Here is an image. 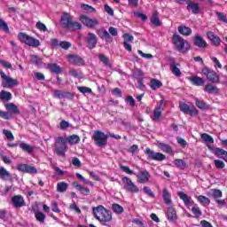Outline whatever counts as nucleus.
I'll return each instance as SVG.
<instances>
[{"instance_id":"obj_1","label":"nucleus","mask_w":227,"mask_h":227,"mask_svg":"<svg viewBox=\"0 0 227 227\" xmlns=\"http://www.w3.org/2000/svg\"><path fill=\"white\" fill-rule=\"evenodd\" d=\"M177 196L184 203V207H187V208H189L194 215L195 219H200V217L203 215V212L201 211V208H200V206L194 203V200H192L189 195L184 192H177Z\"/></svg>"},{"instance_id":"obj_2","label":"nucleus","mask_w":227,"mask_h":227,"mask_svg":"<svg viewBox=\"0 0 227 227\" xmlns=\"http://www.w3.org/2000/svg\"><path fill=\"white\" fill-rule=\"evenodd\" d=\"M92 212L95 219L103 226H106L107 223L113 221V213L109 209L105 208L102 205L93 207Z\"/></svg>"},{"instance_id":"obj_3","label":"nucleus","mask_w":227,"mask_h":227,"mask_svg":"<svg viewBox=\"0 0 227 227\" xmlns=\"http://www.w3.org/2000/svg\"><path fill=\"white\" fill-rule=\"evenodd\" d=\"M60 26L63 29H73L74 31L82 29V25L79 21L72 20V15L68 12H64L61 16Z\"/></svg>"},{"instance_id":"obj_4","label":"nucleus","mask_w":227,"mask_h":227,"mask_svg":"<svg viewBox=\"0 0 227 227\" xmlns=\"http://www.w3.org/2000/svg\"><path fill=\"white\" fill-rule=\"evenodd\" d=\"M91 139L94 141V145L96 146H99V148H102L104 146L107 145V140L109 139L108 134H105L101 130H95Z\"/></svg>"},{"instance_id":"obj_5","label":"nucleus","mask_w":227,"mask_h":227,"mask_svg":"<svg viewBox=\"0 0 227 227\" xmlns=\"http://www.w3.org/2000/svg\"><path fill=\"white\" fill-rule=\"evenodd\" d=\"M55 153L59 157H65L67 153V139L63 137H55Z\"/></svg>"},{"instance_id":"obj_6","label":"nucleus","mask_w":227,"mask_h":227,"mask_svg":"<svg viewBox=\"0 0 227 227\" xmlns=\"http://www.w3.org/2000/svg\"><path fill=\"white\" fill-rule=\"evenodd\" d=\"M172 42L176 51L179 52H185V51H189V48H185V45L189 47V43L179 35L174 34L172 36Z\"/></svg>"},{"instance_id":"obj_7","label":"nucleus","mask_w":227,"mask_h":227,"mask_svg":"<svg viewBox=\"0 0 227 227\" xmlns=\"http://www.w3.org/2000/svg\"><path fill=\"white\" fill-rule=\"evenodd\" d=\"M19 40L22 42V43H25L26 45H28L29 47H40L42 43H40V40L35 39V37H31L27 35L26 33L21 32L18 35Z\"/></svg>"},{"instance_id":"obj_8","label":"nucleus","mask_w":227,"mask_h":227,"mask_svg":"<svg viewBox=\"0 0 227 227\" xmlns=\"http://www.w3.org/2000/svg\"><path fill=\"white\" fill-rule=\"evenodd\" d=\"M201 72L207 77L209 82H212L213 84H219L220 76L217 73H215V71H214V69L208 67H204Z\"/></svg>"},{"instance_id":"obj_9","label":"nucleus","mask_w":227,"mask_h":227,"mask_svg":"<svg viewBox=\"0 0 227 227\" xmlns=\"http://www.w3.org/2000/svg\"><path fill=\"white\" fill-rule=\"evenodd\" d=\"M121 180L125 191L128 192H132L133 194L139 192V188L132 182L131 178L124 176L121 178Z\"/></svg>"},{"instance_id":"obj_10","label":"nucleus","mask_w":227,"mask_h":227,"mask_svg":"<svg viewBox=\"0 0 227 227\" xmlns=\"http://www.w3.org/2000/svg\"><path fill=\"white\" fill-rule=\"evenodd\" d=\"M0 77L3 79V88H13V86H17L19 84V81L6 75L3 71H0Z\"/></svg>"},{"instance_id":"obj_11","label":"nucleus","mask_w":227,"mask_h":227,"mask_svg":"<svg viewBox=\"0 0 227 227\" xmlns=\"http://www.w3.org/2000/svg\"><path fill=\"white\" fill-rule=\"evenodd\" d=\"M179 109L184 114H188L189 116H198L199 111L195 108L194 105L189 106L186 103L180 102Z\"/></svg>"},{"instance_id":"obj_12","label":"nucleus","mask_w":227,"mask_h":227,"mask_svg":"<svg viewBox=\"0 0 227 227\" xmlns=\"http://www.w3.org/2000/svg\"><path fill=\"white\" fill-rule=\"evenodd\" d=\"M79 20L83 26L90 27V29L98 26V20H97V18H90L88 15H81Z\"/></svg>"},{"instance_id":"obj_13","label":"nucleus","mask_w":227,"mask_h":227,"mask_svg":"<svg viewBox=\"0 0 227 227\" xmlns=\"http://www.w3.org/2000/svg\"><path fill=\"white\" fill-rule=\"evenodd\" d=\"M145 154L147 155L150 160H157L158 162H162V160H166V155L161 153H155L150 149V147H146Z\"/></svg>"},{"instance_id":"obj_14","label":"nucleus","mask_w":227,"mask_h":227,"mask_svg":"<svg viewBox=\"0 0 227 227\" xmlns=\"http://www.w3.org/2000/svg\"><path fill=\"white\" fill-rule=\"evenodd\" d=\"M67 59L70 65H74L76 67H84V60L81 56L75 54L67 55Z\"/></svg>"},{"instance_id":"obj_15","label":"nucleus","mask_w":227,"mask_h":227,"mask_svg":"<svg viewBox=\"0 0 227 227\" xmlns=\"http://www.w3.org/2000/svg\"><path fill=\"white\" fill-rule=\"evenodd\" d=\"M18 171H21L22 173H28L29 175H36V173H38V169H36L35 166L29 164L19 165Z\"/></svg>"},{"instance_id":"obj_16","label":"nucleus","mask_w":227,"mask_h":227,"mask_svg":"<svg viewBox=\"0 0 227 227\" xmlns=\"http://www.w3.org/2000/svg\"><path fill=\"white\" fill-rule=\"evenodd\" d=\"M11 200L14 208H22V207H26V200H24L22 195H14L12 197Z\"/></svg>"},{"instance_id":"obj_17","label":"nucleus","mask_w":227,"mask_h":227,"mask_svg":"<svg viewBox=\"0 0 227 227\" xmlns=\"http://www.w3.org/2000/svg\"><path fill=\"white\" fill-rule=\"evenodd\" d=\"M53 95L55 98H59V100H61V98H67L68 100H72V98H74V94L72 92L63 91L59 90H54Z\"/></svg>"},{"instance_id":"obj_18","label":"nucleus","mask_w":227,"mask_h":227,"mask_svg":"<svg viewBox=\"0 0 227 227\" xmlns=\"http://www.w3.org/2000/svg\"><path fill=\"white\" fill-rule=\"evenodd\" d=\"M137 178L139 184H146L150 182V172L148 170L140 171L137 175Z\"/></svg>"},{"instance_id":"obj_19","label":"nucleus","mask_w":227,"mask_h":227,"mask_svg":"<svg viewBox=\"0 0 227 227\" xmlns=\"http://www.w3.org/2000/svg\"><path fill=\"white\" fill-rule=\"evenodd\" d=\"M207 37L210 40L211 43L215 45V47H219V45H221V37L216 35L214 32L208 31L207 33Z\"/></svg>"},{"instance_id":"obj_20","label":"nucleus","mask_w":227,"mask_h":227,"mask_svg":"<svg viewBox=\"0 0 227 227\" xmlns=\"http://www.w3.org/2000/svg\"><path fill=\"white\" fill-rule=\"evenodd\" d=\"M98 42V39L97 38V35H95V34L90 32L88 34V37H87L88 48L90 50L95 49V47H97Z\"/></svg>"},{"instance_id":"obj_21","label":"nucleus","mask_w":227,"mask_h":227,"mask_svg":"<svg viewBox=\"0 0 227 227\" xmlns=\"http://www.w3.org/2000/svg\"><path fill=\"white\" fill-rule=\"evenodd\" d=\"M167 217L169 223H176V221L178 220V216L176 215V209H175V207H168Z\"/></svg>"},{"instance_id":"obj_22","label":"nucleus","mask_w":227,"mask_h":227,"mask_svg":"<svg viewBox=\"0 0 227 227\" xmlns=\"http://www.w3.org/2000/svg\"><path fill=\"white\" fill-rule=\"evenodd\" d=\"M186 10H188V12H191L193 15H198V13L201 12V8L200 7V4L191 0H190V3L187 4Z\"/></svg>"},{"instance_id":"obj_23","label":"nucleus","mask_w":227,"mask_h":227,"mask_svg":"<svg viewBox=\"0 0 227 227\" xmlns=\"http://www.w3.org/2000/svg\"><path fill=\"white\" fill-rule=\"evenodd\" d=\"M170 70L176 77H181L182 76V71L180 70V64L176 63L175 60H172L169 64Z\"/></svg>"},{"instance_id":"obj_24","label":"nucleus","mask_w":227,"mask_h":227,"mask_svg":"<svg viewBox=\"0 0 227 227\" xmlns=\"http://www.w3.org/2000/svg\"><path fill=\"white\" fill-rule=\"evenodd\" d=\"M193 45L199 47L200 49H205L207 47V41L200 35H196L193 39Z\"/></svg>"},{"instance_id":"obj_25","label":"nucleus","mask_w":227,"mask_h":227,"mask_svg":"<svg viewBox=\"0 0 227 227\" xmlns=\"http://www.w3.org/2000/svg\"><path fill=\"white\" fill-rule=\"evenodd\" d=\"M213 153L216 156V157H220L222 158L223 160H225V162H227V152L224 149L216 147L214 149Z\"/></svg>"},{"instance_id":"obj_26","label":"nucleus","mask_w":227,"mask_h":227,"mask_svg":"<svg viewBox=\"0 0 227 227\" xmlns=\"http://www.w3.org/2000/svg\"><path fill=\"white\" fill-rule=\"evenodd\" d=\"M195 106L201 111H208V109H210V106L207 104V102L198 98H195Z\"/></svg>"},{"instance_id":"obj_27","label":"nucleus","mask_w":227,"mask_h":227,"mask_svg":"<svg viewBox=\"0 0 227 227\" xmlns=\"http://www.w3.org/2000/svg\"><path fill=\"white\" fill-rule=\"evenodd\" d=\"M151 22L156 27L162 26V22L160 21V19H159V12L155 11L153 12L152 18H151Z\"/></svg>"},{"instance_id":"obj_28","label":"nucleus","mask_w":227,"mask_h":227,"mask_svg":"<svg viewBox=\"0 0 227 227\" xmlns=\"http://www.w3.org/2000/svg\"><path fill=\"white\" fill-rule=\"evenodd\" d=\"M162 198L165 205H171V192L168 188H164L162 191Z\"/></svg>"},{"instance_id":"obj_29","label":"nucleus","mask_w":227,"mask_h":227,"mask_svg":"<svg viewBox=\"0 0 227 227\" xmlns=\"http://www.w3.org/2000/svg\"><path fill=\"white\" fill-rule=\"evenodd\" d=\"M149 86L153 91H155V90H159V88H162V82L160 80L153 78L150 81Z\"/></svg>"},{"instance_id":"obj_30","label":"nucleus","mask_w":227,"mask_h":227,"mask_svg":"<svg viewBox=\"0 0 227 227\" xmlns=\"http://www.w3.org/2000/svg\"><path fill=\"white\" fill-rule=\"evenodd\" d=\"M0 178L4 181H11L12 180V174L10 171L6 170L4 168H0Z\"/></svg>"},{"instance_id":"obj_31","label":"nucleus","mask_w":227,"mask_h":227,"mask_svg":"<svg viewBox=\"0 0 227 227\" xmlns=\"http://www.w3.org/2000/svg\"><path fill=\"white\" fill-rule=\"evenodd\" d=\"M48 68L51 74H63V68L56 63L48 64Z\"/></svg>"},{"instance_id":"obj_32","label":"nucleus","mask_w":227,"mask_h":227,"mask_svg":"<svg viewBox=\"0 0 227 227\" xmlns=\"http://www.w3.org/2000/svg\"><path fill=\"white\" fill-rule=\"evenodd\" d=\"M177 29L180 35H184V36H190V35H192V29H191L189 27L179 26Z\"/></svg>"},{"instance_id":"obj_33","label":"nucleus","mask_w":227,"mask_h":227,"mask_svg":"<svg viewBox=\"0 0 227 227\" xmlns=\"http://www.w3.org/2000/svg\"><path fill=\"white\" fill-rule=\"evenodd\" d=\"M190 82L193 86H203V84H205V80L200 76H192Z\"/></svg>"},{"instance_id":"obj_34","label":"nucleus","mask_w":227,"mask_h":227,"mask_svg":"<svg viewBox=\"0 0 227 227\" xmlns=\"http://www.w3.org/2000/svg\"><path fill=\"white\" fill-rule=\"evenodd\" d=\"M5 108L7 111H10L13 114H20V110H19V107L13 103L6 104Z\"/></svg>"},{"instance_id":"obj_35","label":"nucleus","mask_w":227,"mask_h":227,"mask_svg":"<svg viewBox=\"0 0 227 227\" xmlns=\"http://www.w3.org/2000/svg\"><path fill=\"white\" fill-rule=\"evenodd\" d=\"M69 143V145H77L81 143V137L78 135H71L66 138V142Z\"/></svg>"},{"instance_id":"obj_36","label":"nucleus","mask_w":227,"mask_h":227,"mask_svg":"<svg viewBox=\"0 0 227 227\" xmlns=\"http://www.w3.org/2000/svg\"><path fill=\"white\" fill-rule=\"evenodd\" d=\"M208 196L214 198L215 200H217V198H223V192L219 189H211Z\"/></svg>"},{"instance_id":"obj_37","label":"nucleus","mask_w":227,"mask_h":227,"mask_svg":"<svg viewBox=\"0 0 227 227\" xmlns=\"http://www.w3.org/2000/svg\"><path fill=\"white\" fill-rule=\"evenodd\" d=\"M197 201L200 203L202 207H206L207 205H210V199L206 197L205 195H199L197 197Z\"/></svg>"},{"instance_id":"obj_38","label":"nucleus","mask_w":227,"mask_h":227,"mask_svg":"<svg viewBox=\"0 0 227 227\" xmlns=\"http://www.w3.org/2000/svg\"><path fill=\"white\" fill-rule=\"evenodd\" d=\"M20 148H21L22 151L26 152L27 153H33V152H35V147L26 143L20 144Z\"/></svg>"},{"instance_id":"obj_39","label":"nucleus","mask_w":227,"mask_h":227,"mask_svg":"<svg viewBox=\"0 0 227 227\" xmlns=\"http://www.w3.org/2000/svg\"><path fill=\"white\" fill-rule=\"evenodd\" d=\"M174 164L178 169H185L187 168V162L182 159H176Z\"/></svg>"},{"instance_id":"obj_40","label":"nucleus","mask_w":227,"mask_h":227,"mask_svg":"<svg viewBox=\"0 0 227 227\" xmlns=\"http://www.w3.org/2000/svg\"><path fill=\"white\" fill-rule=\"evenodd\" d=\"M67 189H68V184L65 182H59L57 184V192H67Z\"/></svg>"},{"instance_id":"obj_41","label":"nucleus","mask_w":227,"mask_h":227,"mask_svg":"<svg viewBox=\"0 0 227 227\" xmlns=\"http://www.w3.org/2000/svg\"><path fill=\"white\" fill-rule=\"evenodd\" d=\"M98 58L99 61H101V63H104L105 67H109L111 68L112 65H111V60H109V58H107L104 54H99Z\"/></svg>"},{"instance_id":"obj_42","label":"nucleus","mask_w":227,"mask_h":227,"mask_svg":"<svg viewBox=\"0 0 227 227\" xmlns=\"http://www.w3.org/2000/svg\"><path fill=\"white\" fill-rule=\"evenodd\" d=\"M98 35L102 40H104V38L105 40H109V38H111V35H109V32H107V30H105V29L98 30Z\"/></svg>"},{"instance_id":"obj_43","label":"nucleus","mask_w":227,"mask_h":227,"mask_svg":"<svg viewBox=\"0 0 227 227\" xmlns=\"http://www.w3.org/2000/svg\"><path fill=\"white\" fill-rule=\"evenodd\" d=\"M204 91H207V93H218L219 89L209 83L205 86Z\"/></svg>"},{"instance_id":"obj_44","label":"nucleus","mask_w":227,"mask_h":227,"mask_svg":"<svg viewBox=\"0 0 227 227\" xmlns=\"http://www.w3.org/2000/svg\"><path fill=\"white\" fill-rule=\"evenodd\" d=\"M160 116H162V109H160V106H158L153 111V120L154 121H157L160 119Z\"/></svg>"},{"instance_id":"obj_45","label":"nucleus","mask_w":227,"mask_h":227,"mask_svg":"<svg viewBox=\"0 0 227 227\" xmlns=\"http://www.w3.org/2000/svg\"><path fill=\"white\" fill-rule=\"evenodd\" d=\"M0 98L1 100H5L6 102H8L12 100V93L5 90H2L0 92Z\"/></svg>"},{"instance_id":"obj_46","label":"nucleus","mask_w":227,"mask_h":227,"mask_svg":"<svg viewBox=\"0 0 227 227\" xmlns=\"http://www.w3.org/2000/svg\"><path fill=\"white\" fill-rule=\"evenodd\" d=\"M160 146L161 150H163L166 153H169V155H173V148H171V145H167V144H160Z\"/></svg>"},{"instance_id":"obj_47","label":"nucleus","mask_w":227,"mask_h":227,"mask_svg":"<svg viewBox=\"0 0 227 227\" xmlns=\"http://www.w3.org/2000/svg\"><path fill=\"white\" fill-rule=\"evenodd\" d=\"M112 209H113V212H114V214H117V215H120L122 212H124L123 207H121V206H120V204H116V203L112 205Z\"/></svg>"},{"instance_id":"obj_48","label":"nucleus","mask_w":227,"mask_h":227,"mask_svg":"<svg viewBox=\"0 0 227 227\" xmlns=\"http://www.w3.org/2000/svg\"><path fill=\"white\" fill-rule=\"evenodd\" d=\"M35 217L39 223H45V215L41 211L35 212Z\"/></svg>"},{"instance_id":"obj_49","label":"nucleus","mask_w":227,"mask_h":227,"mask_svg":"<svg viewBox=\"0 0 227 227\" xmlns=\"http://www.w3.org/2000/svg\"><path fill=\"white\" fill-rule=\"evenodd\" d=\"M81 8L87 12V13H95V12H97V10L94 7L88 5L86 4H82Z\"/></svg>"},{"instance_id":"obj_50","label":"nucleus","mask_w":227,"mask_h":227,"mask_svg":"<svg viewBox=\"0 0 227 227\" xmlns=\"http://www.w3.org/2000/svg\"><path fill=\"white\" fill-rule=\"evenodd\" d=\"M59 47H60V49H63L64 51H68V49L72 47V43L67 41H60Z\"/></svg>"},{"instance_id":"obj_51","label":"nucleus","mask_w":227,"mask_h":227,"mask_svg":"<svg viewBox=\"0 0 227 227\" xmlns=\"http://www.w3.org/2000/svg\"><path fill=\"white\" fill-rule=\"evenodd\" d=\"M0 29L5 33H10V27L8 24L4 22L3 19H0Z\"/></svg>"},{"instance_id":"obj_52","label":"nucleus","mask_w":227,"mask_h":227,"mask_svg":"<svg viewBox=\"0 0 227 227\" xmlns=\"http://www.w3.org/2000/svg\"><path fill=\"white\" fill-rule=\"evenodd\" d=\"M200 137L206 143H214V138L212 137V136H210L207 133L201 134Z\"/></svg>"},{"instance_id":"obj_53","label":"nucleus","mask_w":227,"mask_h":227,"mask_svg":"<svg viewBox=\"0 0 227 227\" xmlns=\"http://www.w3.org/2000/svg\"><path fill=\"white\" fill-rule=\"evenodd\" d=\"M4 136L9 140V141H13L15 139V137L13 136V133L8 129H4L3 130Z\"/></svg>"},{"instance_id":"obj_54","label":"nucleus","mask_w":227,"mask_h":227,"mask_svg":"<svg viewBox=\"0 0 227 227\" xmlns=\"http://www.w3.org/2000/svg\"><path fill=\"white\" fill-rule=\"evenodd\" d=\"M78 91H80V93H82L83 95H86V93H91V88L90 87H84V86H79L77 87Z\"/></svg>"},{"instance_id":"obj_55","label":"nucleus","mask_w":227,"mask_h":227,"mask_svg":"<svg viewBox=\"0 0 227 227\" xmlns=\"http://www.w3.org/2000/svg\"><path fill=\"white\" fill-rule=\"evenodd\" d=\"M215 166L216 169H224L226 164L221 160H215Z\"/></svg>"},{"instance_id":"obj_56","label":"nucleus","mask_w":227,"mask_h":227,"mask_svg":"<svg viewBox=\"0 0 227 227\" xmlns=\"http://www.w3.org/2000/svg\"><path fill=\"white\" fill-rule=\"evenodd\" d=\"M59 40L57 38H51L50 41V45L51 46V49H58L59 48Z\"/></svg>"},{"instance_id":"obj_57","label":"nucleus","mask_w":227,"mask_h":227,"mask_svg":"<svg viewBox=\"0 0 227 227\" xmlns=\"http://www.w3.org/2000/svg\"><path fill=\"white\" fill-rule=\"evenodd\" d=\"M36 29H39V31H43V33L47 32V26L45 24L42 23L41 21H38L35 24Z\"/></svg>"},{"instance_id":"obj_58","label":"nucleus","mask_w":227,"mask_h":227,"mask_svg":"<svg viewBox=\"0 0 227 227\" xmlns=\"http://www.w3.org/2000/svg\"><path fill=\"white\" fill-rule=\"evenodd\" d=\"M78 191L82 194V196H90V188L88 187L81 186Z\"/></svg>"},{"instance_id":"obj_59","label":"nucleus","mask_w":227,"mask_h":227,"mask_svg":"<svg viewBox=\"0 0 227 227\" xmlns=\"http://www.w3.org/2000/svg\"><path fill=\"white\" fill-rule=\"evenodd\" d=\"M134 15H135L136 17H137L138 19H141V20H143L144 22H145V20H148V16H146L145 14H144V13H142V12H134Z\"/></svg>"},{"instance_id":"obj_60","label":"nucleus","mask_w":227,"mask_h":227,"mask_svg":"<svg viewBox=\"0 0 227 227\" xmlns=\"http://www.w3.org/2000/svg\"><path fill=\"white\" fill-rule=\"evenodd\" d=\"M144 192L145 194H147L149 198H155V194L153 193V192H152V189H150V187L148 186L144 187Z\"/></svg>"},{"instance_id":"obj_61","label":"nucleus","mask_w":227,"mask_h":227,"mask_svg":"<svg viewBox=\"0 0 227 227\" xmlns=\"http://www.w3.org/2000/svg\"><path fill=\"white\" fill-rule=\"evenodd\" d=\"M123 38H124V42H127V43H129V42L130 43L134 42V35L129 33L124 34Z\"/></svg>"},{"instance_id":"obj_62","label":"nucleus","mask_w":227,"mask_h":227,"mask_svg":"<svg viewBox=\"0 0 227 227\" xmlns=\"http://www.w3.org/2000/svg\"><path fill=\"white\" fill-rule=\"evenodd\" d=\"M125 102H127L130 107H134L136 106V100L132 96H128L125 99Z\"/></svg>"},{"instance_id":"obj_63","label":"nucleus","mask_w":227,"mask_h":227,"mask_svg":"<svg viewBox=\"0 0 227 227\" xmlns=\"http://www.w3.org/2000/svg\"><path fill=\"white\" fill-rule=\"evenodd\" d=\"M216 17L222 22H224L225 24H227V19H226V16L224 15V13H223V12H216Z\"/></svg>"},{"instance_id":"obj_64","label":"nucleus","mask_w":227,"mask_h":227,"mask_svg":"<svg viewBox=\"0 0 227 227\" xmlns=\"http://www.w3.org/2000/svg\"><path fill=\"white\" fill-rule=\"evenodd\" d=\"M60 129L62 130H65L67 129H68V127H70V122L67 121L65 120H63L60 123H59Z\"/></svg>"}]
</instances>
